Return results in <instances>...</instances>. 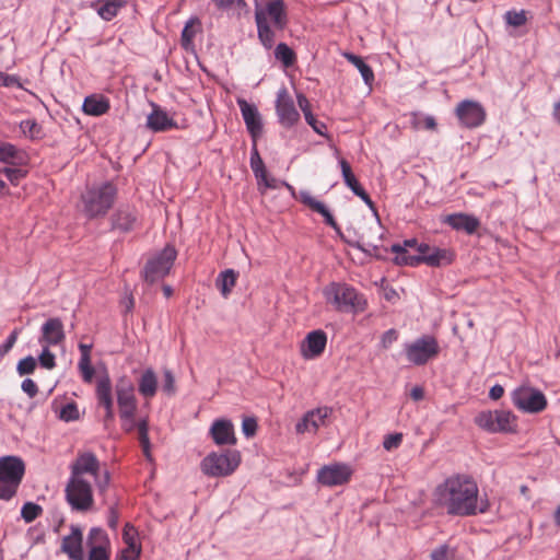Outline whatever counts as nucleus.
Returning a JSON list of instances; mask_svg holds the SVG:
<instances>
[{"label": "nucleus", "mask_w": 560, "mask_h": 560, "mask_svg": "<svg viewBox=\"0 0 560 560\" xmlns=\"http://www.w3.org/2000/svg\"><path fill=\"white\" fill-rule=\"evenodd\" d=\"M96 398L101 407L105 409V422L114 420V401L112 395V382L108 375H104L96 381Z\"/></svg>", "instance_id": "aec40b11"}, {"label": "nucleus", "mask_w": 560, "mask_h": 560, "mask_svg": "<svg viewBox=\"0 0 560 560\" xmlns=\"http://www.w3.org/2000/svg\"><path fill=\"white\" fill-rule=\"evenodd\" d=\"M264 166H265V164H264V162H262V160H261L257 149L254 148V150L252 152V156H250V167H252L253 172L255 170L261 168Z\"/></svg>", "instance_id": "338daca9"}, {"label": "nucleus", "mask_w": 560, "mask_h": 560, "mask_svg": "<svg viewBox=\"0 0 560 560\" xmlns=\"http://www.w3.org/2000/svg\"><path fill=\"white\" fill-rule=\"evenodd\" d=\"M445 222L454 230H462L467 234H474L480 226V222L476 217L466 213L450 214Z\"/></svg>", "instance_id": "cd10ccee"}, {"label": "nucleus", "mask_w": 560, "mask_h": 560, "mask_svg": "<svg viewBox=\"0 0 560 560\" xmlns=\"http://www.w3.org/2000/svg\"><path fill=\"white\" fill-rule=\"evenodd\" d=\"M24 393H26L31 398L35 397L38 393V387L36 383L31 378H25L21 385Z\"/></svg>", "instance_id": "052dcab7"}, {"label": "nucleus", "mask_w": 560, "mask_h": 560, "mask_svg": "<svg viewBox=\"0 0 560 560\" xmlns=\"http://www.w3.org/2000/svg\"><path fill=\"white\" fill-rule=\"evenodd\" d=\"M242 431L246 438H253L257 431V420L253 417H246L242 422Z\"/></svg>", "instance_id": "5fc2aeb1"}, {"label": "nucleus", "mask_w": 560, "mask_h": 560, "mask_svg": "<svg viewBox=\"0 0 560 560\" xmlns=\"http://www.w3.org/2000/svg\"><path fill=\"white\" fill-rule=\"evenodd\" d=\"M405 352L408 361L415 365H424L438 357L440 346L432 336H423L413 342L406 343Z\"/></svg>", "instance_id": "9d476101"}, {"label": "nucleus", "mask_w": 560, "mask_h": 560, "mask_svg": "<svg viewBox=\"0 0 560 560\" xmlns=\"http://www.w3.org/2000/svg\"><path fill=\"white\" fill-rule=\"evenodd\" d=\"M138 392L145 399H151L156 395L158 392V376L152 369H145L139 381Z\"/></svg>", "instance_id": "72a5a7b5"}, {"label": "nucleus", "mask_w": 560, "mask_h": 560, "mask_svg": "<svg viewBox=\"0 0 560 560\" xmlns=\"http://www.w3.org/2000/svg\"><path fill=\"white\" fill-rule=\"evenodd\" d=\"M514 406L528 413H538L546 409V396L538 389L528 386L516 388L512 394Z\"/></svg>", "instance_id": "f8f14e48"}, {"label": "nucleus", "mask_w": 560, "mask_h": 560, "mask_svg": "<svg viewBox=\"0 0 560 560\" xmlns=\"http://www.w3.org/2000/svg\"><path fill=\"white\" fill-rule=\"evenodd\" d=\"M127 0H97L91 4L104 21H112L126 7Z\"/></svg>", "instance_id": "7c9ffc66"}, {"label": "nucleus", "mask_w": 560, "mask_h": 560, "mask_svg": "<svg viewBox=\"0 0 560 560\" xmlns=\"http://www.w3.org/2000/svg\"><path fill=\"white\" fill-rule=\"evenodd\" d=\"M218 9L228 10L236 5L237 8H245L247 4L244 0H212Z\"/></svg>", "instance_id": "4d7b16f0"}, {"label": "nucleus", "mask_w": 560, "mask_h": 560, "mask_svg": "<svg viewBox=\"0 0 560 560\" xmlns=\"http://www.w3.org/2000/svg\"><path fill=\"white\" fill-rule=\"evenodd\" d=\"M261 187H264V189L260 188L259 190L265 194L266 189H277L279 187V182L267 175L265 179L261 180Z\"/></svg>", "instance_id": "69168bd1"}, {"label": "nucleus", "mask_w": 560, "mask_h": 560, "mask_svg": "<svg viewBox=\"0 0 560 560\" xmlns=\"http://www.w3.org/2000/svg\"><path fill=\"white\" fill-rule=\"evenodd\" d=\"M236 280L237 272H235L233 269H226L225 271L220 273L217 284L224 298H228L229 294L232 292V289L234 288Z\"/></svg>", "instance_id": "e433bc0d"}, {"label": "nucleus", "mask_w": 560, "mask_h": 560, "mask_svg": "<svg viewBox=\"0 0 560 560\" xmlns=\"http://www.w3.org/2000/svg\"><path fill=\"white\" fill-rule=\"evenodd\" d=\"M237 104L248 132L256 139L262 133L261 116L257 107L245 100H237Z\"/></svg>", "instance_id": "4be33fe9"}, {"label": "nucleus", "mask_w": 560, "mask_h": 560, "mask_svg": "<svg viewBox=\"0 0 560 560\" xmlns=\"http://www.w3.org/2000/svg\"><path fill=\"white\" fill-rule=\"evenodd\" d=\"M306 122L313 128V130L318 135H324L326 130V125L315 118L313 114L306 113Z\"/></svg>", "instance_id": "bf43d9fd"}, {"label": "nucleus", "mask_w": 560, "mask_h": 560, "mask_svg": "<svg viewBox=\"0 0 560 560\" xmlns=\"http://www.w3.org/2000/svg\"><path fill=\"white\" fill-rule=\"evenodd\" d=\"M276 112L280 125L284 128H291L300 120V113L295 108L293 98L285 88H282L277 93Z\"/></svg>", "instance_id": "ddd939ff"}, {"label": "nucleus", "mask_w": 560, "mask_h": 560, "mask_svg": "<svg viewBox=\"0 0 560 560\" xmlns=\"http://www.w3.org/2000/svg\"><path fill=\"white\" fill-rule=\"evenodd\" d=\"M137 222L136 210L131 207H121L113 215V226L122 232L131 231Z\"/></svg>", "instance_id": "2f4dec72"}, {"label": "nucleus", "mask_w": 560, "mask_h": 560, "mask_svg": "<svg viewBox=\"0 0 560 560\" xmlns=\"http://www.w3.org/2000/svg\"><path fill=\"white\" fill-rule=\"evenodd\" d=\"M137 529L132 525L127 523L122 530V540L126 544V546H130L131 548H133V546H139L137 544Z\"/></svg>", "instance_id": "8fccbe9b"}, {"label": "nucleus", "mask_w": 560, "mask_h": 560, "mask_svg": "<svg viewBox=\"0 0 560 560\" xmlns=\"http://www.w3.org/2000/svg\"><path fill=\"white\" fill-rule=\"evenodd\" d=\"M255 21L260 43L264 45V47L270 49L275 44V32L271 30L268 21H266V14L258 5H256L255 9Z\"/></svg>", "instance_id": "c85d7f7f"}, {"label": "nucleus", "mask_w": 560, "mask_h": 560, "mask_svg": "<svg viewBox=\"0 0 560 560\" xmlns=\"http://www.w3.org/2000/svg\"><path fill=\"white\" fill-rule=\"evenodd\" d=\"M433 504L451 516H475L489 510L487 500L479 498L477 482L468 475L456 474L440 482L432 493Z\"/></svg>", "instance_id": "f257e3e1"}, {"label": "nucleus", "mask_w": 560, "mask_h": 560, "mask_svg": "<svg viewBox=\"0 0 560 560\" xmlns=\"http://www.w3.org/2000/svg\"><path fill=\"white\" fill-rule=\"evenodd\" d=\"M121 419V427L126 432H131L138 423H136L135 416H131L130 418H120Z\"/></svg>", "instance_id": "774afa93"}, {"label": "nucleus", "mask_w": 560, "mask_h": 560, "mask_svg": "<svg viewBox=\"0 0 560 560\" xmlns=\"http://www.w3.org/2000/svg\"><path fill=\"white\" fill-rule=\"evenodd\" d=\"M117 404L120 418L136 416L137 399L133 384L126 377L120 378L116 384Z\"/></svg>", "instance_id": "4468645a"}, {"label": "nucleus", "mask_w": 560, "mask_h": 560, "mask_svg": "<svg viewBox=\"0 0 560 560\" xmlns=\"http://www.w3.org/2000/svg\"><path fill=\"white\" fill-rule=\"evenodd\" d=\"M21 86L19 79L15 75H10L4 72H0V86Z\"/></svg>", "instance_id": "e2e57ef3"}, {"label": "nucleus", "mask_w": 560, "mask_h": 560, "mask_svg": "<svg viewBox=\"0 0 560 560\" xmlns=\"http://www.w3.org/2000/svg\"><path fill=\"white\" fill-rule=\"evenodd\" d=\"M328 416L327 408H317L305 413L302 420L296 424L298 433H316L320 425L325 423Z\"/></svg>", "instance_id": "393cba45"}, {"label": "nucleus", "mask_w": 560, "mask_h": 560, "mask_svg": "<svg viewBox=\"0 0 560 560\" xmlns=\"http://www.w3.org/2000/svg\"><path fill=\"white\" fill-rule=\"evenodd\" d=\"M83 534L78 526L71 527V533L62 538L61 550L71 560H83Z\"/></svg>", "instance_id": "b1692460"}, {"label": "nucleus", "mask_w": 560, "mask_h": 560, "mask_svg": "<svg viewBox=\"0 0 560 560\" xmlns=\"http://www.w3.org/2000/svg\"><path fill=\"white\" fill-rule=\"evenodd\" d=\"M200 31L201 22L198 18H191L186 22L180 36V45L186 51L194 49V38Z\"/></svg>", "instance_id": "f704fd0d"}, {"label": "nucleus", "mask_w": 560, "mask_h": 560, "mask_svg": "<svg viewBox=\"0 0 560 560\" xmlns=\"http://www.w3.org/2000/svg\"><path fill=\"white\" fill-rule=\"evenodd\" d=\"M20 334V329L15 328L10 336L8 337L7 341L0 347V354H7L15 345L18 337Z\"/></svg>", "instance_id": "13d9d810"}, {"label": "nucleus", "mask_w": 560, "mask_h": 560, "mask_svg": "<svg viewBox=\"0 0 560 560\" xmlns=\"http://www.w3.org/2000/svg\"><path fill=\"white\" fill-rule=\"evenodd\" d=\"M275 56L282 61L285 67H290L295 61L294 51L284 43H280L275 50Z\"/></svg>", "instance_id": "ea45409f"}, {"label": "nucleus", "mask_w": 560, "mask_h": 560, "mask_svg": "<svg viewBox=\"0 0 560 560\" xmlns=\"http://www.w3.org/2000/svg\"><path fill=\"white\" fill-rule=\"evenodd\" d=\"M456 116L466 128L479 127L486 119L483 107L474 101H463L456 107Z\"/></svg>", "instance_id": "dca6fc26"}, {"label": "nucleus", "mask_w": 560, "mask_h": 560, "mask_svg": "<svg viewBox=\"0 0 560 560\" xmlns=\"http://www.w3.org/2000/svg\"><path fill=\"white\" fill-rule=\"evenodd\" d=\"M82 378L85 383H91L94 376V369L91 364V359H80L78 363Z\"/></svg>", "instance_id": "09e8293b"}, {"label": "nucleus", "mask_w": 560, "mask_h": 560, "mask_svg": "<svg viewBox=\"0 0 560 560\" xmlns=\"http://www.w3.org/2000/svg\"><path fill=\"white\" fill-rule=\"evenodd\" d=\"M91 477L100 493H104L110 482L109 471L102 466L96 455L92 452H80L70 465V478L89 480Z\"/></svg>", "instance_id": "7ed1b4c3"}, {"label": "nucleus", "mask_w": 560, "mask_h": 560, "mask_svg": "<svg viewBox=\"0 0 560 560\" xmlns=\"http://www.w3.org/2000/svg\"><path fill=\"white\" fill-rule=\"evenodd\" d=\"M0 173L4 174L9 182L14 186H18L20 182L27 175L26 170L15 165L0 168Z\"/></svg>", "instance_id": "a19ab883"}, {"label": "nucleus", "mask_w": 560, "mask_h": 560, "mask_svg": "<svg viewBox=\"0 0 560 560\" xmlns=\"http://www.w3.org/2000/svg\"><path fill=\"white\" fill-rule=\"evenodd\" d=\"M163 376H164L163 384H162L163 392L168 396L174 395L176 392V385H175V377H174L173 373L170 370H165L163 373Z\"/></svg>", "instance_id": "3c124183"}, {"label": "nucleus", "mask_w": 560, "mask_h": 560, "mask_svg": "<svg viewBox=\"0 0 560 560\" xmlns=\"http://www.w3.org/2000/svg\"><path fill=\"white\" fill-rule=\"evenodd\" d=\"M20 128L25 136L32 139L38 138L42 133V127L37 124L35 119L22 120L20 124Z\"/></svg>", "instance_id": "c03bdc74"}, {"label": "nucleus", "mask_w": 560, "mask_h": 560, "mask_svg": "<svg viewBox=\"0 0 560 560\" xmlns=\"http://www.w3.org/2000/svg\"><path fill=\"white\" fill-rule=\"evenodd\" d=\"M177 257V250L167 244L160 253L148 259L142 277L144 281L154 283L168 275Z\"/></svg>", "instance_id": "1a4fd4ad"}, {"label": "nucleus", "mask_w": 560, "mask_h": 560, "mask_svg": "<svg viewBox=\"0 0 560 560\" xmlns=\"http://www.w3.org/2000/svg\"><path fill=\"white\" fill-rule=\"evenodd\" d=\"M43 512L42 506L33 502H26L21 510V515L23 520L27 523L36 520Z\"/></svg>", "instance_id": "37998d69"}, {"label": "nucleus", "mask_w": 560, "mask_h": 560, "mask_svg": "<svg viewBox=\"0 0 560 560\" xmlns=\"http://www.w3.org/2000/svg\"><path fill=\"white\" fill-rule=\"evenodd\" d=\"M141 553V547L140 546H133L131 548L130 546H126L118 556V560H138Z\"/></svg>", "instance_id": "6e6d98bb"}, {"label": "nucleus", "mask_w": 560, "mask_h": 560, "mask_svg": "<svg viewBox=\"0 0 560 560\" xmlns=\"http://www.w3.org/2000/svg\"><path fill=\"white\" fill-rule=\"evenodd\" d=\"M392 252L396 254L395 261L398 265L418 266L421 262L431 267L451 265L454 260V253L450 249L431 247L425 243L418 246V255H411L400 244H394Z\"/></svg>", "instance_id": "f03ea898"}, {"label": "nucleus", "mask_w": 560, "mask_h": 560, "mask_svg": "<svg viewBox=\"0 0 560 560\" xmlns=\"http://www.w3.org/2000/svg\"><path fill=\"white\" fill-rule=\"evenodd\" d=\"M339 164H340V167H341V172H342V176H343V180H345L346 185L354 194L355 190L358 191L360 188H362L360 183L355 178V176H354V174H353V172L351 170L350 164L345 159H341Z\"/></svg>", "instance_id": "58836bf2"}, {"label": "nucleus", "mask_w": 560, "mask_h": 560, "mask_svg": "<svg viewBox=\"0 0 560 560\" xmlns=\"http://www.w3.org/2000/svg\"><path fill=\"white\" fill-rule=\"evenodd\" d=\"M110 108L109 100L102 94H92L84 98L82 109L90 116H102Z\"/></svg>", "instance_id": "c756f323"}, {"label": "nucleus", "mask_w": 560, "mask_h": 560, "mask_svg": "<svg viewBox=\"0 0 560 560\" xmlns=\"http://www.w3.org/2000/svg\"><path fill=\"white\" fill-rule=\"evenodd\" d=\"M327 345V335L317 329L308 332L301 345V354L306 360L318 358Z\"/></svg>", "instance_id": "6ab92c4d"}, {"label": "nucleus", "mask_w": 560, "mask_h": 560, "mask_svg": "<svg viewBox=\"0 0 560 560\" xmlns=\"http://www.w3.org/2000/svg\"><path fill=\"white\" fill-rule=\"evenodd\" d=\"M65 498L71 510L75 512L85 513L94 506L93 488L90 480L69 477L65 488Z\"/></svg>", "instance_id": "6e6552de"}, {"label": "nucleus", "mask_w": 560, "mask_h": 560, "mask_svg": "<svg viewBox=\"0 0 560 560\" xmlns=\"http://www.w3.org/2000/svg\"><path fill=\"white\" fill-rule=\"evenodd\" d=\"M209 434L217 445H235L237 442L234 425L228 419L214 420L210 427Z\"/></svg>", "instance_id": "412c9836"}, {"label": "nucleus", "mask_w": 560, "mask_h": 560, "mask_svg": "<svg viewBox=\"0 0 560 560\" xmlns=\"http://www.w3.org/2000/svg\"><path fill=\"white\" fill-rule=\"evenodd\" d=\"M298 104H299V107L301 108V110L303 112L305 118H306V113L313 114L311 110V103L305 95L298 94Z\"/></svg>", "instance_id": "0e129e2a"}, {"label": "nucleus", "mask_w": 560, "mask_h": 560, "mask_svg": "<svg viewBox=\"0 0 560 560\" xmlns=\"http://www.w3.org/2000/svg\"><path fill=\"white\" fill-rule=\"evenodd\" d=\"M324 298L339 312H363L366 300L353 287L347 283L331 282L323 290Z\"/></svg>", "instance_id": "20e7f679"}, {"label": "nucleus", "mask_w": 560, "mask_h": 560, "mask_svg": "<svg viewBox=\"0 0 560 560\" xmlns=\"http://www.w3.org/2000/svg\"><path fill=\"white\" fill-rule=\"evenodd\" d=\"M430 557L431 560H453L455 552L447 545H442L435 548Z\"/></svg>", "instance_id": "de8ad7c7"}, {"label": "nucleus", "mask_w": 560, "mask_h": 560, "mask_svg": "<svg viewBox=\"0 0 560 560\" xmlns=\"http://www.w3.org/2000/svg\"><path fill=\"white\" fill-rule=\"evenodd\" d=\"M402 442V433H393L384 438L383 447L386 451H393L400 446Z\"/></svg>", "instance_id": "864d4df0"}, {"label": "nucleus", "mask_w": 560, "mask_h": 560, "mask_svg": "<svg viewBox=\"0 0 560 560\" xmlns=\"http://www.w3.org/2000/svg\"><path fill=\"white\" fill-rule=\"evenodd\" d=\"M36 369V360L28 355L22 360L19 361L16 371L20 375H27L32 374Z\"/></svg>", "instance_id": "49530a36"}, {"label": "nucleus", "mask_w": 560, "mask_h": 560, "mask_svg": "<svg viewBox=\"0 0 560 560\" xmlns=\"http://www.w3.org/2000/svg\"><path fill=\"white\" fill-rule=\"evenodd\" d=\"M0 162L21 166L26 163V154L14 144L0 141Z\"/></svg>", "instance_id": "473e14b6"}, {"label": "nucleus", "mask_w": 560, "mask_h": 560, "mask_svg": "<svg viewBox=\"0 0 560 560\" xmlns=\"http://www.w3.org/2000/svg\"><path fill=\"white\" fill-rule=\"evenodd\" d=\"M260 9L266 14V21L269 18L276 28L283 30L287 26L288 15L283 0H271L267 2L265 8Z\"/></svg>", "instance_id": "a878e982"}, {"label": "nucleus", "mask_w": 560, "mask_h": 560, "mask_svg": "<svg viewBox=\"0 0 560 560\" xmlns=\"http://www.w3.org/2000/svg\"><path fill=\"white\" fill-rule=\"evenodd\" d=\"M475 423L491 433L512 432L515 427V416L505 410L481 411L476 416Z\"/></svg>", "instance_id": "9b49d317"}, {"label": "nucleus", "mask_w": 560, "mask_h": 560, "mask_svg": "<svg viewBox=\"0 0 560 560\" xmlns=\"http://www.w3.org/2000/svg\"><path fill=\"white\" fill-rule=\"evenodd\" d=\"M25 474V464L18 456L0 457V500H10L15 494Z\"/></svg>", "instance_id": "423d86ee"}, {"label": "nucleus", "mask_w": 560, "mask_h": 560, "mask_svg": "<svg viewBox=\"0 0 560 560\" xmlns=\"http://www.w3.org/2000/svg\"><path fill=\"white\" fill-rule=\"evenodd\" d=\"M398 339V332L395 329L385 331L382 336V346L387 349L393 342Z\"/></svg>", "instance_id": "680f3d73"}, {"label": "nucleus", "mask_w": 560, "mask_h": 560, "mask_svg": "<svg viewBox=\"0 0 560 560\" xmlns=\"http://www.w3.org/2000/svg\"><path fill=\"white\" fill-rule=\"evenodd\" d=\"M89 560H109V539L105 530L92 528L88 536Z\"/></svg>", "instance_id": "f3484780"}, {"label": "nucleus", "mask_w": 560, "mask_h": 560, "mask_svg": "<svg viewBox=\"0 0 560 560\" xmlns=\"http://www.w3.org/2000/svg\"><path fill=\"white\" fill-rule=\"evenodd\" d=\"M43 351L39 355V363L43 368L51 370L56 365L55 354L49 351V347L42 346Z\"/></svg>", "instance_id": "603ef678"}, {"label": "nucleus", "mask_w": 560, "mask_h": 560, "mask_svg": "<svg viewBox=\"0 0 560 560\" xmlns=\"http://www.w3.org/2000/svg\"><path fill=\"white\" fill-rule=\"evenodd\" d=\"M65 328L60 318L51 317L43 324L39 338V343L42 346H59L65 341Z\"/></svg>", "instance_id": "a211bd4d"}, {"label": "nucleus", "mask_w": 560, "mask_h": 560, "mask_svg": "<svg viewBox=\"0 0 560 560\" xmlns=\"http://www.w3.org/2000/svg\"><path fill=\"white\" fill-rule=\"evenodd\" d=\"M241 460L237 450L211 452L201 460L200 469L208 477H226L238 468Z\"/></svg>", "instance_id": "0eeeda50"}, {"label": "nucleus", "mask_w": 560, "mask_h": 560, "mask_svg": "<svg viewBox=\"0 0 560 560\" xmlns=\"http://www.w3.org/2000/svg\"><path fill=\"white\" fill-rule=\"evenodd\" d=\"M300 200L302 203L307 206L311 210L322 214L324 217L325 223L327 225L331 226L337 232L340 231V228H339L338 223L336 222L335 218L332 217V214L329 212V210L326 208V206L323 202L317 200L315 197H313L307 191L300 192Z\"/></svg>", "instance_id": "bb28decb"}, {"label": "nucleus", "mask_w": 560, "mask_h": 560, "mask_svg": "<svg viewBox=\"0 0 560 560\" xmlns=\"http://www.w3.org/2000/svg\"><path fill=\"white\" fill-rule=\"evenodd\" d=\"M138 439L142 447L143 454L148 459H151V444L149 439V423L147 419H141L138 424Z\"/></svg>", "instance_id": "4c0bfd02"}, {"label": "nucleus", "mask_w": 560, "mask_h": 560, "mask_svg": "<svg viewBox=\"0 0 560 560\" xmlns=\"http://www.w3.org/2000/svg\"><path fill=\"white\" fill-rule=\"evenodd\" d=\"M504 18L506 23L514 27L523 26L527 22L526 12L524 10L518 12L514 10L508 11Z\"/></svg>", "instance_id": "a18cd8bd"}, {"label": "nucleus", "mask_w": 560, "mask_h": 560, "mask_svg": "<svg viewBox=\"0 0 560 560\" xmlns=\"http://www.w3.org/2000/svg\"><path fill=\"white\" fill-rule=\"evenodd\" d=\"M117 189L112 183L86 189L82 195L83 211L90 219L103 217L114 205Z\"/></svg>", "instance_id": "39448f33"}, {"label": "nucleus", "mask_w": 560, "mask_h": 560, "mask_svg": "<svg viewBox=\"0 0 560 560\" xmlns=\"http://www.w3.org/2000/svg\"><path fill=\"white\" fill-rule=\"evenodd\" d=\"M59 419L65 422L77 421L80 419V411L74 401L68 402L61 407L59 411Z\"/></svg>", "instance_id": "79ce46f5"}, {"label": "nucleus", "mask_w": 560, "mask_h": 560, "mask_svg": "<svg viewBox=\"0 0 560 560\" xmlns=\"http://www.w3.org/2000/svg\"><path fill=\"white\" fill-rule=\"evenodd\" d=\"M147 127L154 132L176 129L177 122L159 105L152 103V112L147 117Z\"/></svg>", "instance_id": "5701e85b"}, {"label": "nucleus", "mask_w": 560, "mask_h": 560, "mask_svg": "<svg viewBox=\"0 0 560 560\" xmlns=\"http://www.w3.org/2000/svg\"><path fill=\"white\" fill-rule=\"evenodd\" d=\"M352 469L346 464H332L318 470L317 480L323 486L335 487L349 482Z\"/></svg>", "instance_id": "2eb2a0df"}, {"label": "nucleus", "mask_w": 560, "mask_h": 560, "mask_svg": "<svg viewBox=\"0 0 560 560\" xmlns=\"http://www.w3.org/2000/svg\"><path fill=\"white\" fill-rule=\"evenodd\" d=\"M342 56L359 70L364 83L372 86L375 79L372 68L366 65L360 56L352 52H343Z\"/></svg>", "instance_id": "c9c22d12"}]
</instances>
